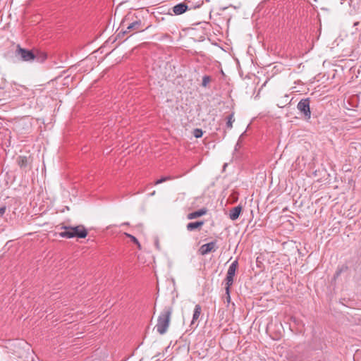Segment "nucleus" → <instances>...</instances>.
Returning a JSON list of instances; mask_svg holds the SVG:
<instances>
[{"mask_svg": "<svg viewBox=\"0 0 361 361\" xmlns=\"http://www.w3.org/2000/svg\"><path fill=\"white\" fill-rule=\"evenodd\" d=\"M173 311V302H172L166 305L160 312L157 319V324L155 326L157 331L159 334L163 335L167 331Z\"/></svg>", "mask_w": 361, "mask_h": 361, "instance_id": "nucleus-1", "label": "nucleus"}, {"mask_svg": "<svg viewBox=\"0 0 361 361\" xmlns=\"http://www.w3.org/2000/svg\"><path fill=\"white\" fill-rule=\"evenodd\" d=\"M121 26L123 27H126V30L123 32V33L127 32H138L145 30L148 27L144 28V25L142 23L140 19H138L137 17L127 15L125 18L123 20L121 23Z\"/></svg>", "mask_w": 361, "mask_h": 361, "instance_id": "nucleus-2", "label": "nucleus"}, {"mask_svg": "<svg viewBox=\"0 0 361 361\" xmlns=\"http://www.w3.org/2000/svg\"><path fill=\"white\" fill-rule=\"evenodd\" d=\"M65 231L59 233V236L66 238H85L87 235V231L82 225L76 226H63Z\"/></svg>", "mask_w": 361, "mask_h": 361, "instance_id": "nucleus-3", "label": "nucleus"}, {"mask_svg": "<svg viewBox=\"0 0 361 361\" xmlns=\"http://www.w3.org/2000/svg\"><path fill=\"white\" fill-rule=\"evenodd\" d=\"M15 56L23 62H33L35 61V55L33 49L30 50L20 47V44L16 45Z\"/></svg>", "mask_w": 361, "mask_h": 361, "instance_id": "nucleus-4", "label": "nucleus"}, {"mask_svg": "<svg viewBox=\"0 0 361 361\" xmlns=\"http://www.w3.org/2000/svg\"><path fill=\"white\" fill-rule=\"evenodd\" d=\"M310 100L309 98L302 99L298 104L297 108L305 120L311 118V111L310 107Z\"/></svg>", "mask_w": 361, "mask_h": 361, "instance_id": "nucleus-5", "label": "nucleus"}, {"mask_svg": "<svg viewBox=\"0 0 361 361\" xmlns=\"http://www.w3.org/2000/svg\"><path fill=\"white\" fill-rule=\"evenodd\" d=\"M216 241L214 240V241H212L210 243L202 245L199 249L200 253L202 255H206L210 252L216 251V250L217 248V247H216Z\"/></svg>", "mask_w": 361, "mask_h": 361, "instance_id": "nucleus-6", "label": "nucleus"}, {"mask_svg": "<svg viewBox=\"0 0 361 361\" xmlns=\"http://www.w3.org/2000/svg\"><path fill=\"white\" fill-rule=\"evenodd\" d=\"M30 157H25V156H20L17 159V162L18 166L25 171L30 169Z\"/></svg>", "mask_w": 361, "mask_h": 361, "instance_id": "nucleus-7", "label": "nucleus"}, {"mask_svg": "<svg viewBox=\"0 0 361 361\" xmlns=\"http://www.w3.org/2000/svg\"><path fill=\"white\" fill-rule=\"evenodd\" d=\"M172 9L175 15H180L188 11L185 1L176 4Z\"/></svg>", "mask_w": 361, "mask_h": 361, "instance_id": "nucleus-8", "label": "nucleus"}, {"mask_svg": "<svg viewBox=\"0 0 361 361\" xmlns=\"http://www.w3.org/2000/svg\"><path fill=\"white\" fill-rule=\"evenodd\" d=\"M33 54L35 55V61L39 63H43L47 59V54L37 49H33Z\"/></svg>", "mask_w": 361, "mask_h": 361, "instance_id": "nucleus-9", "label": "nucleus"}, {"mask_svg": "<svg viewBox=\"0 0 361 361\" xmlns=\"http://www.w3.org/2000/svg\"><path fill=\"white\" fill-rule=\"evenodd\" d=\"M202 307L200 305H196L194 310V313L192 316V319L190 324V326H195V327L197 326V324H195V322L199 319L200 316L201 314Z\"/></svg>", "mask_w": 361, "mask_h": 361, "instance_id": "nucleus-10", "label": "nucleus"}, {"mask_svg": "<svg viewBox=\"0 0 361 361\" xmlns=\"http://www.w3.org/2000/svg\"><path fill=\"white\" fill-rule=\"evenodd\" d=\"M188 10L200 8L203 4L202 0H185Z\"/></svg>", "mask_w": 361, "mask_h": 361, "instance_id": "nucleus-11", "label": "nucleus"}, {"mask_svg": "<svg viewBox=\"0 0 361 361\" xmlns=\"http://www.w3.org/2000/svg\"><path fill=\"white\" fill-rule=\"evenodd\" d=\"M242 212V207L240 205L232 208L229 212V217L231 220H236Z\"/></svg>", "mask_w": 361, "mask_h": 361, "instance_id": "nucleus-12", "label": "nucleus"}, {"mask_svg": "<svg viewBox=\"0 0 361 361\" xmlns=\"http://www.w3.org/2000/svg\"><path fill=\"white\" fill-rule=\"evenodd\" d=\"M207 209L203 208V209H199L197 211L189 213L187 216V218L188 219H197L198 217H200V216L204 215L207 213Z\"/></svg>", "mask_w": 361, "mask_h": 361, "instance_id": "nucleus-13", "label": "nucleus"}, {"mask_svg": "<svg viewBox=\"0 0 361 361\" xmlns=\"http://www.w3.org/2000/svg\"><path fill=\"white\" fill-rule=\"evenodd\" d=\"M204 221H195V222H190L187 224L186 228L189 231H194L195 229L200 230L201 227L203 226Z\"/></svg>", "mask_w": 361, "mask_h": 361, "instance_id": "nucleus-14", "label": "nucleus"}, {"mask_svg": "<svg viewBox=\"0 0 361 361\" xmlns=\"http://www.w3.org/2000/svg\"><path fill=\"white\" fill-rule=\"evenodd\" d=\"M238 267V260L233 261L229 266L226 275L231 276L234 277Z\"/></svg>", "mask_w": 361, "mask_h": 361, "instance_id": "nucleus-15", "label": "nucleus"}, {"mask_svg": "<svg viewBox=\"0 0 361 361\" xmlns=\"http://www.w3.org/2000/svg\"><path fill=\"white\" fill-rule=\"evenodd\" d=\"M348 269V267L346 265H342L341 267H338L335 272L334 278L338 277L341 274V273L346 271Z\"/></svg>", "mask_w": 361, "mask_h": 361, "instance_id": "nucleus-16", "label": "nucleus"}, {"mask_svg": "<svg viewBox=\"0 0 361 361\" xmlns=\"http://www.w3.org/2000/svg\"><path fill=\"white\" fill-rule=\"evenodd\" d=\"M226 282V287L228 288V289H230L231 286L233 285V277L231 276L226 275V277L225 279Z\"/></svg>", "mask_w": 361, "mask_h": 361, "instance_id": "nucleus-17", "label": "nucleus"}, {"mask_svg": "<svg viewBox=\"0 0 361 361\" xmlns=\"http://www.w3.org/2000/svg\"><path fill=\"white\" fill-rule=\"evenodd\" d=\"M173 179V177L171 176H164V177L161 178L160 179H158L157 181H155L154 184L158 185V184L162 183L165 181L171 180Z\"/></svg>", "mask_w": 361, "mask_h": 361, "instance_id": "nucleus-18", "label": "nucleus"}, {"mask_svg": "<svg viewBox=\"0 0 361 361\" xmlns=\"http://www.w3.org/2000/svg\"><path fill=\"white\" fill-rule=\"evenodd\" d=\"M211 81V77L209 75H204L202 78V86L206 87L208 83Z\"/></svg>", "mask_w": 361, "mask_h": 361, "instance_id": "nucleus-19", "label": "nucleus"}, {"mask_svg": "<svg viewBox=\"0 0 361 361\" xmlns=\"http://www.w3.org/2000/svg\"><path fill=\"white\" fill-rule=\"evenodd\" d=\"M203 135V132L201 129L200 128H195L193 131V135L194 137H195L196 138H200Z\"/></svg>", "mask_w": 361, "mask_h": 361, "instance_id": "nucleus-20", "label": "nucleus"}, {"mask_svg": "<svg viewBox=\"0 0 361 361\" xmlns=\"http://www.w3.org/2000/svg\"><path fill=\"white\" fill-rule=\"evenodd\" d=\"M233 114H231L229 115L228 117H227V123H226V126L227 128H232V123L234 121V119L233 118Z\"/></svg>", "mask_w": 361, "mask_h": 361, "instance_id": "nucleus-21", "label": "nucleus"}, {"mask_svg": "<svg viewBox=\"0 0 361 361\" xmlns=\"http://www.w3.org/2000/svg\"><path fill=\"white\" fill-rule=\"evenodd\" d=\"M125 234H126V235L127 237H128V238H130V240H131L134 243H135V244L138 246V247H139V248H140V243L138 242L137 239L135 236H133V235H130V234H128V233H125Z\"/></svg>", "mask_w": 361, "mask_h": 361, "instance_id": "nucleus-22", "label": "nucleus"}, {"mask_svg": "<svg viewBox=\"0 0 361 361\" xmlns=\"http://www.w3.org/2000/svg\"><path fill=\"white\" fill-rule=\"evenodd\" d=\"M226 290V299L227 302H230L231 301V296H230V289H228V288H225Z\"/></svg>", "mask_w": 361, "mask_h": 361, "instance_id": "nucleus-23", "label": "nucleus"}, {"mask_svg": "<svg viewBox=\"0 0 361 361\" xmlns=\"http://www.w3.org/2000/svg\"><path fill=\"white\" fill-rule=\"evenodd\" d=\"M6 209L7 208L6 205H2L0 207V216H2L5 214Z\"/></svg>", "mask_w": 361, "mask_h": 361, "instance_id": "nucleus-24", "label": "nucleus"}, {"mask_svg": "<svg viewBox=\"0 0 361 361\" xmlns=\"http://www.w3.org/2000/svg\"><path fill=\"white\" fill-rule=\"evenodd\" d=\"M359 25V22H356V23H354V26H355V27H356V26H357V25Z\"/></svg>", "mask_w": 361, "mask_h": 361, "instance_id": "nucleus-25", "label": "nucleus"}, {"mask_svg": "<svg viewBox=\"0 0 361 361\" xmlns=\"http://www.w3.org/2000/svg\"><path fill=\"white\" fill-rule=\"evenodd\" d=\"M154 193H155V191H154L153 192H152V194H151V195H154Z\"/></svg>", "mask_w": 361, "mask_h": 361, "instance_id": "nucleus-26", "label": "nucleus"}]
</instances>
